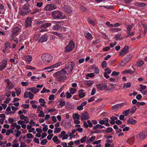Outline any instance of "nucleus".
<instances>
[{"instance_id": "nucleus-1", "label": "nucleus", "mask_w": 147, "mask_h": 147, "mask_svg": "<svg viewBox=\"0 0 147 147\" xmlns=\"http://www.w3.org/2000/svg\"><path fill=\"white\" fill-rule=\"evenodd\" d=\"M66 71L63 69L55 73V75L57 80L59 81H64L66 78Z\"/></svg>"}, {"instance_id": "nucleus-2", "label": "nucleus", "mask_w": 147, "mask_h": 147, "mask_svg": "<svg viewBox=\"0 0 147 147\" xmlns=\"http://www.w3.org/2000/svg\"><path fill=\"white\" fill-rule=\"evenodd\" d=\"M41 58L43 62L47 64L51 62L53 57L49 53H44L41 56Z\"/></svg>"}, {"instance_id": "nucleus-3", "label": "nucleus", "mask_w": 147, "mask_h": 147, "mask_svg": "<svg viewBox=\"0 0 147 147\" xmlns=\"http://www.w3.org/2000/svg\"><path fill=\"white\" fill-rule=\"evenodd\" d=\"M30 5L28 3L25 4L23 7L20 9V13L22 16H25L30 12Z\"/></svg>"}, {"instance_id": "nucleus-4", "label": "nucleus", "mask_w": 147, "mask_h": 147, "mask_svg": "<svg viewBox=\"0 0 147 147\" xmlns=\"http://www.w3.org/2000/svg\"><path fill=\"white\" fill-rule=\"evenodd\" d=\"M75 65L74 62V61L69 62L67 64L64 68L63 69H64L66 71V73H72V71Z\"/></svg>"}, {"instance_id": "nucleus-5", "label": "nucleus", "mask_w": 147, "mask_h": 147, "mask_svg": "<svg viewBox=\"0 0 147 147\" xmlns=\"http://www.w3.org/2000/svg\"><path fill=\"white\" fill-rule=\"evenodd\" d=\"M21 30L18 27H16L14 28L12 31V34L10 36V38L13 40L16 41L15 40V37L17 36L19 34V32L21 31Z\"/></svg>"}, {"instance_id": "nucleus-6", "label": "nucleus", "mask_w": 147, "mask_h": 147, "mask_svg": "<svg viewBox=\"0 0 147 147\" xmlns=\"http://www.w3.org/2000/svg\"><path fill=\"white\" fill-rule=\"evenodd\" d=\"M51 15L53 18L55 19H60L62 16L63 14L62 12L58 10L54 11L52 12Z\"/></svg>"}, {"instance_id": "nucleus-7", "label": "nucleus", "mask_w": 147, "mask_h": 147, "mask_svg": "<svg viewBox=\"0 0 147 147\" xmlns=\"http://www.w3.org/2000/svg\"><path fill=\"white\" fill-rule=\"evenodd\" d=\"M75 45L72 40H71L68 45L65 48V51L67 52L72 51L75 47Z\"/></svg>"}, {"instance_id": "nucleus-8", "label": "nucleus", "mask_w": 147, "mask_h": 147, "mask_svg": "<svg viewBox=\"0 0 147 147\" xmlns=\"http://www.w3.org/2000/svg\"><path fill=\"white\" fill-rule=\"evenodd\" d=\"M57 6L54 4L51 3L47 5L45 7V9L46 11H51L55 9Z\"/></svg>"}, {"instance_id": "nucleus-9", "label": "nucleus", "mask_w": 147, "mask_h": 147, "mask_svg": "<svg viewBox=\"0 0 147 147\" xmlns=\"http://www.w3.org/2000/svg\"><path fill=\"white\" fill-rule=\"evenodd\" d=\"M139 139L140 140H141L145 139L147 136V131L144 130L141 132L139 134Z\"/></svg>"}, {"instance_id": "nucleus-10", "label": "nucleus", "mask_w": 147, "mask_h": 147, "mask_svg": "<svg viewBox=\"0 0 147 147\" xmlns=\"http://www.w3.org/2000/svg\"><path fill=\"white\" fill-rule=\"evenodd\" d=\"M63 8L64 11L66 14H71L73 11L72 8L69 5H65Z\"/></svg>"}, {"instance_id": "nucleus-11", "label": "nucleus", "mask_w": 147, "mask_h": 147, "mask_svg": "<svg viewBox=\"0 0 147 147\" xmlns=\"http://www.w3.org/2000/svg\"><path fill=\"white\" fill-rule=\"evenodd\" d=\"M5 81L6 82L7 85L6 87V89H7L8 90H11L14 88V84L11 83L9 79H6Z\"/></svg>"}, {"instance_id": "nucleus-12", "label": "nucleus", "mask_w": 147, "mask_h": 147, "mask_svg": "<svg viewBox=\"0 0 147 147\" xmlns=\"http://www.w3.org/2000/svg\"><path fill=\"white\" fill-rule=\"evenodd\" d=\"M81 119L82 120H86L90 118L88 113L85 111L81 114L80 116Z\"/></svg>"}, {"instance_id": "nucleus-13", "label": "nucleus", "mask_w": 147, "mask_h": 147, "mask_svg": "<svg viewBox=\"0 0 147 147\" xmlns=\"http://www.w3.org/2000/svg\"><path fill=\"white\" fill-rule=\"evenodd\" d=\"M129 47L127 46H125L124 47L121 49L119 53V55L122 56L126 54L128 51Z\"/></svg>"}, {"instance_id": "nucleus-14", "label": "nucleus", "mask_w": 147, "mask_h": 147, "mask_svg": "<svg viewBox=\"0 0 147 147\" xmlns=\"http://www.w3.org/2000/svg\"><path fill=\"white\" fill-rule=\"evenodd\" d=\"M7 62V60H4L2 62H0V70H2L5 67Z\"/></svg>"}, {"instance_id": "nucleus-15", "label": "nucleus", "mask_w": 147, "mask_h": 147, "mask_svg": "<svg viewBox=\"0 0 147 147\" xmlns=\"http://www.w3.org/2000/svg\"><path fill=\"white\" fill-rule=\"evenodd\" d=\"M124 105V103L118 104L113 106L112 107V109L115 110H117L121 108Z\"/></svg>"}, {"instance_id": "nucleus-16", "label": "nucleus", "mask_w": 147, "mask_h": 147, "mask_svg": "<svg viewBox=\"0 0 147 147\" xmlns=\"http://www.w3.org/2000/svg\"><path fill=\"white\" fill-rule=\"evenodd\" d=\"M48 38V36L46 35L42 36L40 39L39 40L38 42L39 43H42L43 42L46 41Z\"/></svg>"}, {"instance_id": "nucleus-17", "label": "nucleus", "mask_w": 147, "mask_h": 147, "mask_svg": "<svg viewBox=\"0 0 147 147\" xmlns=\"http://www.w3.org/2000/svg\"><path fill=\"white\" fill-rule=\"evenodd\" d=\"M32 18H31L28 17L25 22V27H28L30 26L32 23Z\"/></svg>"}, {"instance_id": "nucleus-18", "label": "nucleus", "mask_w": 147, "mask_h": 147, "mask_svg": "<svg viewBox=\"0 0 147 147\" xmlns=\"http://www.w3.org/2000/svg\"><path fill=\"white\" fill-rule=\"evenodd\" d=\"M107 86L104 84H98L96 85V86L98 89L99 90H103L105 89Z\"/></svg>"}, {"instance_id": "nucleus-19", "label": "nucleus", "mask_w": 147, "mask_h": 147, "mask_svg": "<svg viewBox=\"0 0 147 147\" xmlns=\"http://www.w3.org/2000/svg\"><path fill=\"white\" fill-rule=\"evenodd\" d=\"M132 56L130 55L127 56L123 59V61L125 62V63H126L129 62L132 59Z\"/></svg>"}, {"instance_id": "nucleus-20", "label": "nucleus", "mask_w": 147, "mask_h": 147, "mask_svg": "<svg viewBox=\"0 0 147 147\" xmlns=\"http://www.w3.org/2000/svg\"><path fill=\"white\" fill-rule=\"evenodd\" d=\"M135 137V136H134L132 137L128 138L127 140V142L130 144H133L134 142Z\"/></svg>"}, {"instance_id": "nucleus-21", "label": "nucleus", "mask_w": 147, "mask_h": 147, "mask_svg": "<svg viewBox=\"0 0 147 147\" xmlns=\"http://www.w3.org/2000/svg\"><path fill=\"white\" fill-rule=\"evenodd\" d=\"M88 22L89 24L92 25L93 26L95 25L96 21L95 20H93L90 17L88 18Z\"/></svg>"}, {"instance_id": "nucleus-22", "label": "nucleus", "mask_w": 147, "mask_h": 147, "mask_svg": "<svg viewBox=\"0 0 147 147\" xmlns=\"http://www.w3.org/2000/svg\"><path fill=\"white\" fill-rule=\"evenodd\" d=\"M84 90L82 89H81L79 91V96L80 98L84 97L85 96V94L84 92Z\"/></svg>"}, {"instance_id": "nucleus-23", "label": "nucleus", "mask_w": 147, "mask_h": 147, "mask_svg": "<svg viewBox=\"0 0 147 147\" xmlns=\"http://www.w3.org/2000/svg\"><path fill=\"white\" fill-rule=\"evenodd\" d=\"M61 25L60 24H56L53 27L52 29L54 30H59Z\"/></svg>"}, {"instance_id": "nucleus-24", "label": "nucleus", "mask_w": 147, "mask_h": 147, "mask_svg": "<svg viewBox=\"0 0 147 147\" xmlns=\"http://www.w3.org/2000/svg\"><path fill=\"white\" fill-rule=\"evenodd\" d=\"M137 122V121L132 118H129L127 120V123L128 124H131L133 125L135 124Z\"/></svg>"}, {"instance_id": "nucleus-25", "label": "nucleus", "mask_w": 147, "mask_h": 147, "mask_svg": "<svg viewBox=\"0 0 147 147\" xmlns=\"http://www.w3.org/2000/svg\"><path fill=\"white\" fill-rule=\"evenodd\" d=\"M61 63L60 62H59L58 63H57L53 65H52L49 67H47L46 69L57 67L61 65Z\"/></svg>"}, {"instance_id": "nucleus-26", "label": "nucleus", "mask_w": 147, "mask_h": 147, "mask_svg": "<svg viewBox=\"0 0 147 147\" xmlns=\"http://www.w3.org/2000/svg\"><path fill=\"white\" fill-rule=\"evenodd\" d=\"M29 89L34 94H36L39 91V90L38 89L35 87L31 88Z\"/></svg>"}, {"instance_id": "nucleus-27", "label": "nucleus", "mask_w": 147, "mask_h": 147, "mask_svg": "<svg viewBox=\"0 0 147 147\" xmlns=\"http://www.w3.org/2000/svg\"><path fill=\"white\" fill-rule=\"evenodd\" d=\"M66 108L67 109H73L74 107L69 102H67L66 103Z\"/></svg>"}, {"instance_id": "nucleus-28", "label": "nucleus", "mask_w": 147, "mask_h": 147, "mask_svg": "<svg viewBox=\"0 0 147 147\" xmlns=\"http://www.w3.org/2000/svg\"><path fill=\"white\" fill-rule=\"evenodd\" d=\"M51 23H47L42 24L40 26V28H46L47 27L51 26Z\"/></svg>"}, {"instance_id": "nucleus-29", "label": "nucleus", "mask_w": 147, "mask_h": 147, "mask_svg": "<svg viewBox=\"0 0 147 147\" xmlns=\"http://www.w3.org/2000/svg\"><path fill=\"white\" fill-rule=\"evenodd\" d=\"M39 102L40 103V105L42 107H44L45 105L46 102L43 99L40 98L39 99Z\"/></svg>"}, {"instance_id": "nucleus-30", "label": "nucleus", "mask_w": 147, "mask_h": 147, "mask_svg": "<svg viewBox=\"0 0 147 147\" xmlns=\"http://www.w3.org/2000/svg\"><path fill=\"white\" fill-rule=\"evenodd\" d=\"M25 59L28 63H30L32 60V57L30 55L25 56Z\"/></svg>"}, {"instance_id": "nucleus-31", "label": "nucleus", "mask_w": 147, "mask_h": 147, "mask_svg": "<svg viewBox=\"0 0 147 147\" xmlns=\"http://www.w3.org/2000/svg\"><path fill=\"white\" fill-rule=\"evenodd\" d=\"M53 141L55 142H56L57 144L60 143L61 142L58 139L57 137V136H54L53 138Z\"/></svg>"}, {"instance_id": "nucleus-32", "label": "nucleus", "mask_w": 147, "mask_h": 147, "mask_svg": "<svg viewBox=\"0 0 147 147\" xmlns=\"http://www.w3.org/2000/svg\"><path fill=\"white\" fill-rule=\"evenodd\" d=\"M115 38L117 40L123 39V38L121 36V35L120 34H118L116 35L115 36Z\"/></svg>"}, {"instance_id": "nucleus-33", "label": "nucleus", "mask_w": 147, "mask_h": 147, "mask_svg": "<svg viewBox=\"0 0 147 147\" xmlns=\"http://www.w3.org/2000/svg\"><path fill=\"white\" fill-rule=\"evenodd\" d=\"M94 74L93 73H91L90 74H88L86 75V79H88L89 77L93 78L94 76Z\"/></svg>"}, {"instance_id": "nucleus-34", "label": "nucleus", "mask_w": 147, "mask_h": 147, "mask_svg": "<svg viewBox=\"0 0 147 147\" xmlns=\"http://www.w3.org/2000/svg\"><path fill=\"white\" fill-rule=\"evenodd\" d=\"M144 63V62L142 60H140L138 61L136 65L138 67H140L142 66Z\"/></svg>"}, {"instance_id": "nucleus-35", "label": "nucleus", "mask_w": 147, "mask_h": 147, "mask_svg": "<svg viewBox=\"0 0 147 147\" xmlns=\"http://www.w3.org/2000/svg\"><path fill=\"white\" fill-rule=\"evenodd\" d=\"M95 138V137L94 136H92L89 140L88 139V141L86 142V143H90L91 142L94 141Z\"/></svg>"}, {"instance_id": "nucleus-36", "label": "nucleus", "mask_w": 147, "mask_h": 147, "mask_svg": "<svg viewBox=\"0 0 147 147\" xmlns=\"http://www.w3.org/2000/svg\"><path fill=\"white\" fill-rule=\"evenodd\" d=\"M84 34L85 37L88 39H90V37H92V38H93L91 34L89 32L85 33Z\"/></svg>"}, {"instance_id": "nucleus-37", "label": "nucleus", "mask_w": 147, "mask_h": 147, "mask_svg": "<svg viewBox=\"0 0 147 147\" xmlns=\"http://www.w3.org/2000/svg\"><path fill=\"white\" fill-rule=\"evenodd\" d=\"M131 83L130 82H128L126 84H125L123 85V88H128L130 87L131 86Z\"/></svg>"}, {"instance_id": "nucleus-38", "label": "nucleus", "mask_w": 147, "mask_h": 147, "mask_svg": "<svg viewBox=\"0 0 147 147\" xmlns=\"http://www.w3.org/2000/svg\"><path fill=\"white\" fill-rule=\"evenodd\" d=\"M134 71L130 70H125L123 71L122 73L125 74L126 73H134Z\"/></svg>"}, {"instance_id": "nucleus-39", "label": "nucleus", "mask_w": 147, "mask_h": 147, "mask_svg": "<svg viewBox=\"0 0 147 147\" xmlns=\"http://www.w3.org/2000/svg\"><path fill=\"white\" fill-rule=\"evenodd\" d=\"M6 34L3 31H0V39L1 40L3 38V37L2 36H5Z\"/></svg>"}, {"instance_id": "nucleus-40", "label": "nucleus", "mask_w": 147, "mask_h": 147, "mask_svg": "<svg viewBox=\"0 0 147 147\" xmlns=\"http://www.w3.org/2000/svg\"><path fill=\"white\" fill-rule=\"evenodd\" d=\"M69 90L71 94H74L76 91V89L72 88H70Z\"/></svg>"}, {"instance_id": "nucleus-41", "label": "nucleus", "mask_w": 147, "mask_h": 147, "mask_svg": "<svg viewBox=\"0 0 147 147\" xmlns=\"http://www.w3.org/2000/svg\"><path fill=\"white\" fill-rule=\"evenodd\" d=\"M46 92L47 93H49L50 92V90L49 89H46L45 88H43L42 90L41 91V93H43Z\"/></svg>"}, {"instance_id": "nucleus-42", "label": "nucleus", "mask_w": 147, "mask_h": 147, "mask_svg": "<svg viewBox=\"0 0 147 147\" xmlns=\"http://www.w3.org/2000/svg\"><path fill=\"white\" fill-rule=\"evenodd\" d=\"M130 111V109H128L124 111L123 112V114H124L125 116H127L129 114Z\"/></svg>"}, {"instance_id": "nucleus-43", "label": "nucleus", "mask_w": 147, "mask_h": 147, "mask_svg": "<svg viewBox=\"0 0 147 147\" xmlns=\"http://www.w3.org/2000/svg\"><path fill=\"white\" fill-rule=\"evenodd\" d=\"M40 36V35L39 34H37L35 35L33 38L34 40L37 41L39 38Z\"/></svg>"}, {"instance_id": "nucleus-44", "label": "nucleus", "mask_w": 147, "mask_h": 147, "mask_svg": "<svg viewBox=\"0 0 147 147\" xmlns=\"http://www.w3.org/2000/svg\"><path fill=\"white\" fill-rule=\"evenodd\" d=\"M5 49H7L10 48L11 47L10 46V43L8 42H6L5 44Z\"/></svg>"}, {"instance_id": "nucleus-45", "label": "nucleus", "mask_w": 147, "mask_h": 147, "mask_svg": "<svg viewBox=\"0 0 147 147\" xmlns=\"http://www.w3.org/2000/svg\"><path fill=\"white\" fill-rule=\"evenodd\" d=\"M74 119H79L80 116L77 113H75L74 115H73Z\"/></svg>"}, {"instance_id": "nucleus-46", "label": "nucleus", "mask_w": 147, "mask_h": 147, "mask_svg": "<svg viewBox=\"0 0 147 147\" xmlns=\"http://www.w3.org/2000/svg\"><path fill=\"white\" fill-rule=\"evenodd\" d=\"M134 35V32H132L131 33H130V32H129V33H127V35L126 36V38H127L128 37H131V36Z\"/></svg>"}, {"instance_id": "nucleus-47", "label": "nucleus", "mask_w": 147, "mask_h": 147, "mask_svg": "<svg viewBox=\"0 0 147 147\" xmlns=\"http://www.w3.org/2000/svg\"><path fill=\"white\" fill-rule=\"evenodd\" d=\"M105 73L107 74H110L111 72V69L108 67L105 69Z\"/></svg>"}, {"instance_id": "nucleus-48", "label": "nucleus", "mask_w": 147, "mask_h": 147, "mask_svg": "<svg viewBox=\"0 0 147 147\" xmlns=\"http://www.w3.org/2000/svg\"><path fill=\"white\" fill-rule=\"evenodd\" d=\"M15 90L17 96H18L20 94L21 89L20 88H15Z\"/></svg>"}, {"instance_id": "nucleus-49", "label": "nucleus", "mask_w": 147, "mask_h": 147, "mask_svg": "<svg viewBox=\"0 0 147 147\" xmlns=\"http://www.w3.org/2000/svg\"><path fill=\"white\" fill-rule=\"evenodd\" d=\"M113 131V129L112 127H109L107 128L105 130V132L107 133H109L112 132Z\"/></svg>"}, {"instance_id": "nucleus-50", "label": "nucleus", "mask_w": 147, "mask_h": 147, "mask_svg": "<svg viewBox=\"0 0 147 147\" xmlns=\"http://www.w3.org/2000/svg\"><path fill=\"white\" fill-rule=\"evenodd\" d=\"M45 114L43 113V112L42 110H41L40 111V113L38 115V117H44L45 116Z\"/></svg>"}, {"instance_id": "nucleus-51", "label": "nucleus", "mask_w": 147, "mask_h": 147, "mask_svg": "<svg viewBox=\"0 0 147 147\" xmlns=\"http://www.w3.org/2000/svg\"><path fill=\"white\" fill-rule=\"evenodd\" d=\"M66 95V98H71V95L70 93L68 92H67L65 93Z\"/></svg>"}, {"instance_id": "nucleus-52", "label": "nucleus", "mask_w": 147, "mask_h": 147, "mask_svg": "<svg viewBox=\"0 0 147 147\" xmlns=\"http://www.w3.org/2000/svg\"><path fill=\"white\" fill-rule=\"evenodd\" d=\"M55 130L54 131L55 133H58L60 132L61 130V129L60 127L56 128H55Z\"/></svg>"}, {"instance_id": "nucleus-53", "label": "nucleus", "mask_w": 147, "mask_h": 147, "mask_svg": "<svg viewBox=\"0 0 147 147\" xmlns=\"http://www.w3.org/2000/svg\"><path fill=\"white\" fill-rule=\"evenodd\" d=\"M146 103L144 102H138L137 103V106L139 107L140 106V105H144Z\"/></svg>"}, {"instance_id": "nucleus-54", "label": "nucleus", "mask_w": 147, "mask_h": 147, "mask_svg": "<svg viewBox=\"0 0 147 147\" xmlns=\"http://www.w3.org/2000/svg\"><path fill=\"white\" fill-rule=\"evenodd\" d=\"M132 26L131 25H129L127 26V33L129 32H130L132 28Z\"/></svg>"}, {"instance_id": "nucleus-55", "label": "nucleus", "mask_w": 147, "mask_h": 147, "mask_svg": "<svg viewBox=\"0 0 147 147\" xmlns=\"http://www.w3.org/2000/svg\"><path fill=\"white\" fill-rule=\"evenodd\" d=\"M94 83V82L90 80L88 81L86 84V85L88 86H91Z\"/></svg>"}, {"instance_id": "nucleus-56", "label": "nucleus", "mask_w": 147, "mask_h": 147, "mask_svg": "<svg viewBox=\"0 0 147 147\" xmlns=\"http://www.w3.org/2000/svg\"><path fill=\"white\" fill-rule=\"evenodd\" d=\"M47 142V141L46 139H44L41 141L40 144L42 145H45Z\"/></svg>"}, {"instance_id": "nucleus-57", "label": "nucleus", "mask_w": 147, "mask_h": 147, "mask_svg": "<svg viewBox=\"0 0 147 147\" xmlns=\"http://www.w3.org/2000/svg\"><path fill=\"white\" fill-rule=\"evenodd\" d=\"M101 66L102 67H105L107 66L106 62L105 61H104L102 62Z\"/></svg>"}, {"instance_id": "nucleus-58", "label": "nucleus", "mask_w": 147, "mask_h": 147, "mask_svg": "<svg viewBox=\"0 0 147 147\" xmlns=\"http://www.w3.org/2000/svg\"><path fill=\"white\" fill-rule=\"evenodd\" d=\"M87 138V137L86 136H84V137L82 138L80 140V142L81 143H83L85 142L86 139Z\"/></svg>"}, {"instance_id": "nucleus-59", "label": "nucleus", "mask_w": 147, "mask_h": 147, "mask_svg": "<svg viewBox=\"0 0 147 147\" xmlns=\"http://www.w3.org/2000/svg\"><path fill=\"white\" fill-rule=\"evenodd\" d=\"M119 74V72H117L115 71H113L111 75L113 76H117Z\"/></svg>"}, {"instance_id": "nucleus-60", "label": "nucleus", "mask_w": 147, "mask_h": 147, "mask_svg": "<svg viewBox=\"0 0 147 147\" xmlns=\"http://www.w3.org/2000/svg\"><path fill=\"white\" fill-rule=\"evenodd\" d=\"M143 26L144 28V33L145 35L147 31V26L145 24H143Z\"/></svg>"}, {"instance_id": "nucleus-61", "label": "nucleus", "mask_w": 147, "mask_h": 147, "mask_svg": "<svg viewBox=\"0 0 147 147\" xmlns=\"http://www.w3.org/2000/svg\"><path fill=\"white\" fill-rule=\"evenodd\" d=\"M29 97L30 99H32L34 97V95L31 92H29Z\"/></svg>"}, {"instance_id": "nucleus-62", "label": "nucleus", "mask_w": 147, "mask_h": 147, "mask_svg": "<svg viewBox=\"0 0 147 147\" xmlns=\"http://www.w3.org/2000/svg\"><path fill=\"white\" fill-rule=\"evenodd\" d=\"M136 107L135 106H133L131 108V112L132 113H134L136 111Z\"/></svg>"}, {"instance_id": "nucleus-63", "label": "nucleus", "mask_w": 147, "mask_h": 147, "mask_svg": "<svg viewBox=\"0 0 147 147\" xmlns=\"http://www.w3.org/2000/svg\"><path fill=\"white\" fill-rule=\"evenodd\" d=\"M17 123H12L11 125V126L12 127V129H14L15 128V127H16Z\"/></svg>"}, {"instance_id": "nucleus-64", "label": "nucleus", "mask_w": 147, "mask_h": 147, "mask_svg": "<svg viewBox=\"0 0 147 147\" xmlns=\"http://www.w3.org/2000/svg\"><path fill=\"white\" fill-rule=\"evenodd\" d=\"M26 137L28 138H31L33 137V136L31 134L28 133L26 134Z\"/></svg>"}]
</instances>
